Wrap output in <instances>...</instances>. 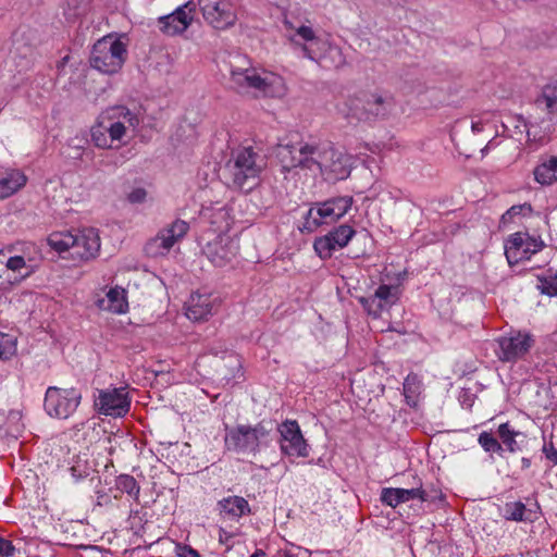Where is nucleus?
<instances>
[{
    "label": "nucleus",
    "instance_id": "f257e3e1",
    "mask_svg": "<svg viewBox=\"0 0 557 557\" xmlns=\"http://www.w3.org/2000/svg\"><path fill=\"white\" fill-rule=\"evenodd\" d=\"M345 117L352 122H376L388 119L396 107L392 94L379 90H360L345 101Z\"/></svg>",
    "mask_w": 557,
    "mask_h": 557
},
{
    "label": "nucleus",
    "instance_id": "f03ea898",
    "mask_svg": "<svg viewBox=\"0 0 557 557\" xmlns=\"http://www.w3.org/2000/svg\"><path fill=\"white\" fill-rule=\"evenodd\" d=\"M274 431L273 421H261L256 426L237 425L226 426L225 445L228 449L239 451H257L261 445H268L272 441Z\"/></svg>",
    "mask_w": 557,
    "mask_h": 557
},
{
    "label": "nucleus",
    "instance_id": "7ed1b4c3",
    "mask_svg": "<svg viewBox=\"0 0 557 557\" xmlns=\"http://www.w3.org/2000/svg\"><path fill=\"white\" fill-rule=\"evenodd\" d=\"M126 55V46L120 39L103 37L92 46L89 64L103 74L112 75L122 69Z\"/></svg>",
    "mask_w": 557,
    "mask_h": 557
},
{
    "label": "nucleus",
    "instance_id": "20e7f679",
    "mask_svg": "<svg viewBox=\"0 0 557 557\" xmlns=\"http://www.w3.org/2000/svg\"><path fill=\"white\" fill-rule=\"evenodd\" d=\"M534 104L536 109L545 112V116L540 120V122L528 123L525 120L520 116L519 119L523 121L524 126L528 128V136H531L532 128L539 126L542 129L539 138L542 139L544 137H549L552 134L557 132V81L550 84H546L541 94L536 97Z\"/></svg>",
    "mask_w": 557,
    "mask_h": 557
},
{
    "label": "nucleus",
    "instance_id": "39448f33",
    "mask_svg": "<svg viewBox=\"0 0 557 557\" xmlns=\"http://www.w3.org/2000/svg\"><path fill=\"white\" fill-rule=\"evenodd\" d=\"M82 394L75 388L50 386L46 391L44 407L53 418L67 419L81 404Z\"/></svg>",
    "mask_w": 557,
    "mask_h": 557
},
{
    "label": "nucleus",
    "instance_id": "423d86ee",
    "mask_svg": "<svg viewBox=\"0 0 557 557\" xmlns=\"http://www.w3.org/2000/svg\"><path fill=\"white\" fill-rule=\"evenodd\" d=\"M276 433L280 434V445L282 453L290 457H308L309 445L304 438L300 426L296 420H286L276 425L274 422V431L272 440Z\"/></svg>",
    "mask_w": 557,
    "mask_h": 557
},
{
    "label": "nucleus",
    "instance_id": "0eeeda50",
    "mask_svg": "<svg viewBox=\"0 0 557 557\" xmlns=\"http://www.w3.org/2000/svg\"><path fill=\"white\" fill-rule=\"evenodd\" d=\"M205 21L213 28L224 30L233 27L237 14L233 4L226 0H198Z\"/></svg>",
    "mask_w": 557,
    "mask_h": 557
},
{
    "label": "nucleus",
    "instance_id": "6e6552de",
    "mask_svg": "<svg viewBox=\"0 0 557 557\" xmlns=\"http://www.w3.org/2000/svg\"><path fill=\"white\" fill-rule=\"evenodd\" d=\"M257 153L252 148H243L235 157L231 169L234 184L239 188L250 190L256 184L260 168L256 164Z\"/></svg>",
    "mask_w": 557,
    "mask_h": 557
},
{
    "label": "nucleus",
    "instance_id": "1a4fd4ad",
    "mask_svg": "<svg viewBox=\"0 0 557 557\" xmlns=\"http://www.w3.org/2000/svg\"><path fill=\"white\" fill-rule=\"evenodd\" d=\"M95 408L104 416L124 417L129 411L131 398L123 387L101 389L95 400Z\"/></svg>",
    "mask_w": 557,
    "mask_h": 557
},
{
    "label": "nucleus",
    "instance_id": "9d476101",
    "mask_svg": "<svg viewBox=\"0 0 557 557\" xmlns=\"http://www.w3.org/2000/svg\"><path fill=\"white\" fill-rule=\"evenodd\" d=\"M356 234L350 225L342 224L331 230L326 235L315 238L313 248L320 258L329 259L336 248L347 246Z\"/></svg>",
    "mask_w": 557,
    "mask_h": 557
},
{
    "label": "nucleus",
    "instance_id": "9b49d317",
    "mask_svg": "<svg viewBox=\"0 0 557 557\" xmlns=\"http://www.w3.org/2000/svg\"><path fill=\"white\" fill-rule=\"evenodd\" d=\"M544 247L542 240L532 237L523 238V234L518 232L510 236L505 245V255L509 264L513 265L522 260H529Z\"/></svg>",
    "mask_w": 557,
    "mask_h": 557
},
{
    "label": "nucleus",
    "instance_id": "f8f14e48",
    "mask_svg": "<svg viewBox=\"0 0 557 557\" xmlns=\"http://www.w3.org/2000/svg\"><path fill=\"white\" fill-rule=\"evenodd\" d=\"M189 230L187 222L175 220L169 227L162 230L158 236L146 244L148 255L163 253L169 251L173 245L186 235Z\"/></svg>",
    "mask_w": 557,
    "mask_h": 557
},
{
    "label": "nucleus",
    "instance_id": "ddd939ff",
    "mask_svg": "<svg viewBox=\"0 0 557 557\" xmlns=\"http://www.w3.org/2000/svg\"><path fill=\"white\" fill-rule=\"evenodd\" d=\"M350 157L331 146L326 154V162H324L320 171L323 180L334 184L338 181L346 180L350 175Z\"/></svg>",
    "mask_w": 557,
    "mask_h": 557
},
{
    "label": "nucleus",
    "instance_id": "4468645a",
    "mask_svg": "<svg viewBox=\"0 0 557 557\" xmlns=\"http://www.w3.org/2000/svg\"><path fill=\"white\" fill-rule=\"evenodd\" d=\"M414 498L422 502H443L444 495L442 490H382L381 494V500L393 508Z\"/></svg>",
    "mask_w": 557,
    "mask_h": 557
},
{
    "label": "nucleus",
    "instance_id": "2eb2a0df",
    "mask_svg": "<svg viewBox=\"0 0 557 557\" xmlns=\"http://www.w3.org/2000/svg\"><path fill=\"white\" fill-rule=\"evenodd\" d=\"M186 9H188V12L190 13L195 10V4L186 2L171 14L159 17L158 22L160 30L169 36L178 35L185 32L193 21V17L188 15Z\"/></svg>",
    "mask_w": 557,
    "mask_h": 557
},
{
    "label": "nucleus",
    "instance_id": "dca6fc26",
    "mask_svg": "<svg viewBox=\"0 0 557 557\" xmlns=\"http://www.w3.org/2000/svg\"><path fill=\"white\" fill-rule=\"evenodd\" d=\"M534 339L529 334L518 333L509 337L498 339V357L502 361H513L524 356L532 347Z\"/></svg>",
    "mask_w": 557,
    "mask_h": 557
},
{
    "label": "nucleus",
    "instance_id": "f3484780",
    "mask_svg": "<svg viewBox=\"0 0 557 557\" xmlns=\"http://www.w3.org/2000/svg\"><path fill=\"white\" fill-rule=\"evenodd\" d=\"M338 221L335 211H332L330 205L324 201L314 202L305 215L301 233H313L323 224H332Z\"/></svg>",
    "mask_w": 557,
    "mask_h": 557
},
{
    "label": "nucleus",
    "instance_id": "a211bd4d",
    "mask_svg": "<svg viewBox=\"0 0 557 557\" xmlns=\"http://www.w3.org/2000/svg\"><path fill=\"white\" fill-rule=\"evenodd\" d=\"M202 252L213 265L224 267L236 256L237 247L228 238L218 236L214 240L206 244Z\"/></svg>",
    "mask_w": 557,
    "mask_h": 557
},
{
    "label": "nucleus",
    "instance_id": "6ab92c4d",
    "mask_svg": "<svg viewBox=\"0 0 557 557\" xmlns=\"http://www.w3.org/2000/svg\"><path fill=\"white\" fill-rule=\"evenodd\" d=\"M331 149V145H313L300 141V160L298 164L301 170L313 171L314 169L321 171L324 162H326V154Z\"/></svg>",
    "mask_w": 557,
    "mask_h": 557
},
{
    "label": "nucleus",
    "instance_id": "aec40b11",
    "mask_svg": "<svg viewBox=\"0 0 557 557\" xmlns=\"http://www.w3.org/2000/svg\"><path fill=\"white\" fill-rule=\"evenodd\" d=\"M74 252L83 260L95 258L100 250V237L96 228H85L78 235H75Z\"/></svg>",
    "mask_w": 557,
    "mask_h": 557
},
{
    "label": "nucleus",
    "instance_id": "412c9836",
    "mask_svg": "<svg viewBox=\"0 0 557 557\" xmlns=\"http://www.w3.org/2000/svg\"><path fill=\"white\" fill-rule=\"evenodd\" d=\"M37 45V32L28 26H21L12 35L11 52L27 59L33 55Z\"/></svg>",
    "mask_w": 557,
    "mask_h": 557
},
{
    "label": "nucleus",
    "instance_id": "4be33fe9",
    "mask_svg": "<svg viewBox=\"0 0 557 557\" xmlns=\"http://www.w3.org/2000/svg\"><path fill=\"white\" fill-rule=\"evenodd\" d=\"M216 511L222 519L238 521L251 512L249 503L242 496H227L216 503Z\"/></svg>",
    "mask_w": 557,
    "mask_h": 557
},
{
    "label": "nucleus",
    "instance_id": "5701e85b",
    "mask_svg": "<svg viewBox=\"0 0 557 557\" xmlns=\"http://www.w3.org/2000/svg\"><path fill=\"white\" fill-rule=\"evenodd\" d=\"M209 351L214 356H218L220 351L225 354V356L223 357V363L220 366L218 370L222 380L230 382L232 379L243 376L242 361L237 354H235L234 351H228L226 348L222 349V347H220V349L209 347Z\"/></svg>",
    "mask_w": 557,
    "mask_h": 557
},
{
    "label": "nucleus",
    "instance_id": "b1692460",
    "mask_svg": "<svg viewBox=\"0 0 557 557\" xmlns=\"http://www.w3.org/2000/svg\"><path fill=\"white\" fill-rule=\"evenodd\" d=\"M300 141L295 144L293 141L280 143L276 145L274 152L281 163V171L283 173L289 172L299 168L300 160Z\"/></svg>",
    "mask_w": 557,
    "mask_h": 557
},
{
    "label": "nucleus",
    "instance_id": "393cba45",
    "mask_svg": "<svg viewBox=\"0 0 557 557\" xmlns=\"http://www.w3.org/2000/svg\"><path fill=\"white\" fill-rule=\"evenodd\" d=\"M534 180L541 185H552L557 182V157H542L533 170Z\"/></svg>",
    "mask_w": 557,
    "mask_h": 557
},
{
    "label": "nucleus",
    "instance_id": "a878e982",
    "mask_svg": "<svg viewBox=\"0 0 557 557\" xmlns=\"http://www.w3.org/2000/svg\"><path fill=\"white\" fill-rule=\"evenodd\" d=\"M231 82L238 88L250 87L264 90L267 87L265 81L260 75L249 70H232Z\"/></svg>",
    "mask_w": 557,
    "mask_h": 557
},
{
    "label": "nucleus",
    "instance_id": "bb28decb",
    "mask_svg": "<svg viewBox=\"0 0 557 557\" xmlns=\"http://www.w3.org/2000/svg\"><path fill=\"white\" fill-rule=\"evenodd\" d=\"M498 437L510 453L520 451L525 435L516 431L509 422L502 423L497 430Z\"/></svg>",
    "mask_w": 557,
    "mask_h": 557
},
{
    "label": "nucleus",
    "instance_id": "cd10ccee",
    "mask_svg": "<svg viewBox=\"0 0 557 557\" xmlns=\"http://www.w3.org/2000/svg\"><path fill=\"white\" fill-rule=\"evenodd\" d=\"M212 314V305L208 296L197 295L191 296L186 315L190 320L200 321L206 320Z\"/></svg>",
    "mask_w": 557,
    "mask_h": 557
},
{
    "label": "nucleus",
    "instance_id": "c85d7f7f",
    "mask_svg": "<svg viewBox=\"0 0 557 557\" xmlns=\"http://www.w3.org/2000/svg\"><path fill=\"white\" fill-rule=\"evenodd\" d=\"M26 184V176L21 172H12L0 178V199L8 198Z\"/></svg>",
    "mask_w": 557,
    "mask_h": 557
},
{
    "label": "nucleus",
    "instance_id": "c756f323",
    "mask_svg": "<svg viewBox=\"0 0 557 557\" xmlns=\"http://www.w3.org/2000/svg\"><path fill=\"white\" fill-rule=\"evenodd\" d=\"M290 41L299 47L304 55L312 61L319 62L320 59L323 57L324 52L330 47L327 41L317 37L314 40L310 41L309 44H301L298 40H296L294 37L290 38Z\"/></svg>",
    "mask_w": 557,
    "mask_h": 557
},
{
    "label": "nucleus",
    "instance_id": "7c9ffc66",
    "mask_svg": "<svg viewBox=\"0 0 557 557\" xmlns=\"http://www.w3.org/2000/svg\"><path fill=\"white\" fill-rule=\"evenodd\" d=\"M48 245L59 253L67 250L74 251V244L76 242L75 235L71 233H52L47 238Z\"/></svg>",
    "mask_w": 557,
    "mask_h": 557
},
{
    "label": "nucleus",
    "instance_id": "2f4dec72",
    "mask_svg": "<svg viewBox=\"0 0 557 557\" xmlns=\"http://www.w3.org/2000/svg\"><path fill=\"white\" fill-rule=\"evenodd\" d=\"M108 309L114 313H124L127 310L128 304L125 297V290L122 288H111L108 294Z\"/></svg>",
    "mask_w": 557,
    "mask_h": 557
},
{
    "label": "nucleus",
    "instance_id": "473e14b6",
    "mask_svg": "<svg viewBox=\"0 0 557 557\" xmlns=\"http://www.w3.org/2000/svg\"><path fill=\"white\" fill-rule=\"evenodd\" d=\"M537 289L541 294L557 297V271L553 272L552 269H549L545 275L537 276Z\"/></svg>",
    "mask_w": 557,
    "mask_h": 557
},
{
    "label": "nucleus",
    "instance_id": "72a5a7b5",
    "mask_svg": "<svg viewBox=\"0 0 557 557\" xmlns=\"http://www.w3.org/2000/svg\"><path fill=\"white\" fill-rule=\"evenodd\" d=\"M374 295L377 298V301L381 302L383 308L386 310L392 307L398 300V292L397 288L391 285L382 284L380 285Z\"/></svg>",
    "mask_w": 557,
    "mask_h": 557
},
{
    "label": "nucleus",
    "instance_id": "f704fd0d",
    "mask_svg": "<svg viewBox=\"0 0 557 557\" xmlns=\"http://www.w3.org/2000/svg\"><path fill=\"white\" fill-rule=\"evenodd\" d=\"M352 201L351 196H337L326 199V202L330 205L332 211H335L338 220L348 212L352 206Z\"/></svg>",
    "mask_w": 557,
    "mask_h": 557
},
{
    "label": "nucleus",
    "instance_id": "c9c22d12",
    "mask_svg": "<svg viewBox=\"0 0 557 557\" xmlns=\"http://www.w3.org/2000/svg\"><path fill=\"white\" fill-rule=\"evenodd\" d=\"M91 140L98 148L107 149L111 148L110 137L107 135V126L102 123H98L97 125L91 127Z\"/></svg>",
    "mask_w": 557,
    "mask_h": 557
},
{
    "label": "nucleus",
    "instance_id": "e433bc0d",
    "mask_svg": "<svg viewBox=\"0 0 557 557\" xmlns=\"http://www.w3.org/2000/svg\"><path fill=\"white\" fill-rule=\"evenodd\" d=\"M32 271L22 274L21 276L11 275L8 269L4 268L0 262V290H10L16 283H20L23 278L27 277Z\"/></svg>",
    "mask_w": 557,
    "mask_h": 557
},
{
    "label": "nucleus",
    "instance_id": "4c0bfd02",
    "mask_svg": "<svg viewBox=\"0 0 557 557\" xmlns=\"http://www.w3.org/2000/svg\"><path fill=\"white\" fill-rule=\"evenodd\" d=\"M478 442L486 453L502 454L504 451L499 441L490 432H482Z\"/></svg>",
    "mask_w": 557,
    "mask_h": 557
},
{
    "label": "nucleus",
    "instance_id": "58836bf2",
    "mask_svg": "<svg viewBox=\"0 0 557 557\" xmlns=\"http://www.w3.org/2000/svg\"><path fill=\"white\" fill-rule=\"evenodd\" d=\"M523 211H528V213L533 212V208L531 203L524 202L522 205H515L510 207L500 218L499 224L507 225L512 222L516 215L521 214Z\"/></svg>",
    "mask_w": 557,
    "mask_h": 557
},
{
    "label": "nucleus",
    "instance_id": "ea45409f",
    "mask_svg": "<svg viewBox=\"0 0 557 557\" xmlns=\"http://www.w3.org/2000/svg\"><path fill=\"white\" fill-rule=\"evenodd\" d=\"M145 525L146 522L144 521L143 517L136 512H132L126 520V529L128 531H132L133 535L136 537H143V534L145 532Z\"/></svg>",
    "mask_w": 557,
    "mask_h": 557
},
{
    "label": "nucleus",
    "instance_id": "a19ab883",
    "mask_svg": "<svg viewBox=\"0 0 557 557\" xmlns=\"http://www.w3.org/2000/svg\"><path fill=\"white\" fill-rule=\"evenodd\" d=\"M358 300L363 307V309L374 318H379L381 315V312L385 310L381 302L377 301L375 295H372L370 297H359Z\"/></svg>",
    "mask_w": 557,
    "mask_h": 557
},
{
    "label": "nucleus",
    "instance_id": "79ce46f5",
    "mask_svg": "<svg viewBox=\"0 0 557 557\" xmlns=\"http://www.w3.org/2000/svg\"><path fill=\"white\" fill-rule=\"evenodd\" d=\"M16 351V345L14 341L4 333H0V359L8 360Z\"/></svg>",
    "mask_w": 557,
    "mask_h": 557
},
{
    "label": "nucleus",
    "instance_id": "37998d69",
    "mask_svg": "<svg viewBox=\"0 0 557 557\" xmlns=\"http://www.w3.org/2000/svg\"><path fill=\"white\" fill-rule=\"evenodd\" d=\"M524 511L525 506L520 502L507 504L504 518L511 521H521L523 519Z\"/></svg>",
    "mask_w": 557,
    "mask_h": 557
},
{
    "label": "nucleus",
    "instance_id": "c03bdc74",
    "mask_svg": "<svg viewBox=\"0 0 557 557\" xmlns=\"http://www.w3.org/2000/svg\"><path fill=\"white\" fill-rule=\"evenodd\" d=\"M419 392V382L417 375H408L404 383V394L407 398V403L410 404L409 399L417 395Z\"/></svg>",
    "mask_w": 557,
    "mask_h": 557
},
{
    "label": "nucleus",
    "instance_id": "a18cd8bd",
    "mask_svg": "<svg viewBox=\"0 0 557 557\" xmlns=\"http://www.w3.org/2000/svg\"><path fill=\"white\" fill-rule=\"evenodd\" d=\"M107 132L112 143L113 140H121L126 132V127L122 122H113L107 127Z\"/></svg>",
    "mask_w": 557,
    "mask_h": 557
},
{
    "label": "nucleus",
    "instance_id": "49530a36",
    "mask_svg": "<svg viewBox=\"0 0 557 557\" xmlns=\"http://www.w3.org/2000/svg\"><path fill=\"white\" fill-rule=\"evenodd\" d=\"M175 554L177 557H201L196 549L183 543L175 544Z\"/></svg>",
    "mask_w": 557,
    "mask_h": 557
},
{
    "label": "nucleus",
    "instance_id": "de8ad7c7",
    "mask_svg": "<svg viewBox=\"0 0 557 557\" xmlns=\"http://www.w3.org/2000/svg\"><path fill=\"white\" fill-rule=\"evenodd\" d=\"M25 267H26V262H25L24 257H22V256L10 257L7 260L5 265H4V268L8 269V272H10V271L16 272Z\"/></svg>",
    "mask_w": 557,
    "mask_h": 557
},
{
    "label": "nucleus",
    "instance_id": "09e8293b",
    "mask_svg": "<svg viewBox=\"0 0 557 557\" xmlns=\"http://www.w3.org/2000/svg\"><path fill=\"white\" fill-rule=\"evenodd\" d=\"M296 34L305 40L304 44H309L317 38L313 29L305 25H301L299 28H297Z\"/></svg>",
    "mask_w": 557,
    "mask_h": 557
},
{
    "label": "nucleus",
    "instance_id": "8fccbe9b",
    "mask_svg": "<svg viewBox=\"0 0 557 557\" xmlns=\"http://www.w3.org/2000/svg\"><path fill=\"white\" fill-rule=\"evenodd\" d=\"M146 196L147 191L145 188H135L128 194L127 199L132 203H140L146 199Z\"/></svg>",
    "mask_w": 557,
    "mask_h": 557
},
{
    "label": "nucleus",
    "instance_id": "3c124183",
    "mask_svg": "<svg viewBox=\"0 0 557 557\" xmlns=\"http://www.w3.org/2000/svg\"><path fill=\"white\" fill-rule=\"evenodd\" d=\"M15 547L11 541L0 537V555L3 557L13 556Z\"/></svg>",
    "mask_w": 557,
    "mask_h": 557
},
{
    "label": "nucleus",
    "instance_id": "603ef678",
    "mask_svg": "<svg viewBox=\"0 0 557 557\" xmlns=\"http://www.w3.org/2000/svg\"><path fill=\"white\" fill-rule=\"evenodd\" d=\"M115 487H136V480L128 474H122L116 478Z\"/></svg>",
    "mask_w": 557,
    "mask_h": 557
},
{
    "label": "nucleus",
    "instance_id": "864d4df0",
    "mask_svg": "<svg viewBox=\"0 0 557 557\" xmlns=\"http://www.w3.org/2000/svg\"><path fill=\"white\" fill-rule=\"evenodd\" d=\"M97 494V505L102 507V506H108L112 503V496L110 495V493L106 492L104 490H97L96 492Z\"/></svg>",
    "mask_w": 557,
    "mask_h": 557
},
{
    "label": "nucleus",
    "instance_id": "5fc2aeb1",
    "mask_svg": "<svg viewBox=\"0 0 557 557\" xmlns=\"http://www.w3.org/2000/svg\"><path fill=\"white\" fill-rule=\"evenodd\" d=\"M460 403L468 408H471L473 405L472 395L468 391H463L459 397Z\"/></svg>",
    "mask_w": 557,
    "mask_h": 557
},
{
    "label": "nucleus",
    "instance_id": "6e6d98bb",
    "mask_svg": "<svg viewBox=\"0 0 557 557\" xmlns=\"http://www.w3.org/2000/svg\"><path fill=\"white\" fill-rule=\"evenodd\" d=\"M544 451L546 454V458L547 459H549L550 461L557 463V449L553 445H550L549 448L544 446Z\"/></svg>",
    "mask_w": 557,
    "mask_h": 557
},
{
    "label": "nucleus",
    "instance_id": "4d7b16f0",
    "mask_svg": "<svg viewBox=\"0 0 557 557\" xmlns=\"http://www.w3.org/2000/svg\"><path fill=\"white\" fill-rule=\"evenodd\" d=\"M126 492H127V502H129V498H134L135 500L140 503V499H139V492H140V490L139 488L126 490Z\"/></svg>",
    "mask_w": 557,
    "mask_h": 557
},
{
    "label": "nucleus",
    "instance_id": "13d9d810",
    "mask_svg": "<svg viewBox=\"0 0 557 557\" xmlns=\"http://www.w3.org/2000/svg\"><path fill=\"white\" fill-rule=\"evenodd\" d=\"M274 557H297L296 555H294L293 553H290L289 550H278Z\"/></svg>",
    "mask_w": 557,
    "mask_h": 557
},
{
    "label": "nucleus",
    "instance_id": "bf43d9fd",
    "mask_svg": "<svg viewBox=\"0 0 557 557\" xmlns=\"http://www.w3.org/2000/svg\"><path fill=\"white\" fill-rule=\"evenodd\" d=\"M471 127H472V131H473L474 133H479V132H481V131L483 129V123H482V122H480V121H478V122H472Z\"/></svg>",
    "mask_w": 557,
    "mask_h": 557
},
{
    "label": "nucleus",
    "instance_id": "052dcab7",
    "mask_svg": "<svg viewBox=\"0 0 557 557\" xmlns=\"http://www.w3.org/2000/svg\"><path fill=\"white\" fill-rule=\"evenodd\" d=\"M250 557H267L262 549H257Z\"/></svg>",
    "mask_w": 557,
    "mask_h": 557
},
{
    "label": "nucleus",
    "instance_id": "680f3d73",
    "mask_svg": "<svg viewBox=\"0 0 557 557\" xmlns=\"http://www.w3.org/2000/svg\"><path fill=\"white\" fill-rule=\"evenodd\" d=\"M95 481H97L96 484H99L100 483V478L98 475H94L89 479V484L92 485L95 484Z\"/></svg>",
    "mask_w": 557,
    "mask_h": 557
},
{
    "label": "nucleus",
    "instance_id": "e2e57ef3",
    "mask_svg": "<svg viewBox=\"0 0 557 557\" xmlns=\"http://www.w3.org/2000/svg\"><path fill=\"white\" fill-rule=\"evenodd\" d=\"M522 463L524 468H529L531 465V461L529 458H522Z\"/></svg>",
    "mask_w": 557,
    "mask_h": 557
},
{
    "label": "nucleus",
    "instance_id": "0e129e2a",
    "mask_svg": "<svg viewBox=\"0 0 557 557\" xmlns=\"http://www.w3.org/2000/svg\"><path fill=\"white\" fill-rule=\"evenodd\" d=\"M119 491H120L121 495L119 496L117 494H115V495L113 496V498H114V499H119V498H121V497H122V495H123V490H119Z\"/></svg>",
    "mask_w": 557,
    "mask_h": 557
},
{
    "label": "nucleus",
    "instance_id": "69168bd1",
    "mask_svg": "<svg viewBox=\"0 0 557 557\" xmlns=\"http://www.w3.org/2000/svg\"><path fill=\"white\" fill-rule=\"evenodd\" d=\"M222 533H225V531L224 530H220V542H223Z\"/></svg>",
    "mask_w": 557,
    "mask_h": 557
},
{
    "label": "nucleus",
    "instance_id": "338daca9",
    "mask_svg": "<svg viewBox=\"0 0 557 557\" xmlns=\"http://www.w3.org/2000/svg\"><path fill=\"white\" fill-rule=\"evenodd\" d=\"M72 472H73V475H76V471L77 469L75 467L71 468Z\"/></svg>",
    "mask_w": 557,
    "mask_h": 557
},
{
    "label": "nucleus",
    "instance_id": "774afa93",
    "mask_svg": "<svg viewBox=\"0 0 557 557\" xmlns=\"http://www.w3.org/2000/svg\"><path fill=\"white\" fill-rule=\"evenodd\" d=\"M363 255H366V251H362L361 253H356L355 257L358 258V257L363 256Z\"/></svg>",
    "mask_w": 557,
    "mask_h": 557
}]
</instances>
